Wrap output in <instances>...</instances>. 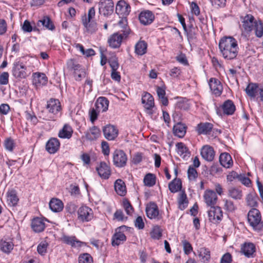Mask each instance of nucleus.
I'll use <instances>...</instances> for the list:
<instances>
[{"label": "nucleus", "instance_id": "nucleus-1", "mask_svg": "<svg viewBox=\"0 0 263 263\" xmlns=\"http://www.w3.org/2000/svg\"><path fill=\"white\" fill-rule=\"evenodd\" d=\"M218 45L220 53L225 59L231 60L237 57L238 47L237 41L233 37H222Z\"/></svg>", "mask_w": 263, "mask_h": 263}, {"label": "nucleus", "instance_id": "nucleus-2", "mask_svg": "<svg viewBox=\"0 0 263 263\" xmlns=\"http://www.w3.org/2000/svg\"><path fill=\"white\" fill-rule=\"evenodd\" d=\"M121 28H123L121 30L122 33L117 32L111 35L108 40V43L112 48H119L121 44L124 37H126L129 33V29L127 27V20L125 18H122L118 23Z\"/></svg>", "mask_w": 263, "mask_h": 263}, {"label": "nucleus", "instance_id": "nucleus-3", "mask_svg": "<svg viewBox=\"0 0 263 263\" xmlns=\"http://www.w3.org/2000/svg\"><path fill=\"white\" fill-rule=\"evenodd\" d=\"M248 220L254 229L260 231L263 228V223L261 221V215L256 209H252L248 214Z\"/></svg>", "mask_w": 263, "mask_h": 263}, {"label": "nucleus", "instance_id": "nucleus-4", "mask_svg": "<svg viewBox=\"0 0 263 263\" xmlns=\"http://www.w3.org/2000/svg\"><path fill=\"white\" fill-rule=\"evenodd\" d=\"M99 13L107 17L114 12V4L112 0H101L99 3Z\"/></svg>", "mask_w": 263, "mask_h": 263}, {"label": "nucleus", "instance_id": "nucleus-5", "mask_svg": "<svg viewBox=\"0 0 263 263\" xmlns=\"http://www.w3.org/2000/svg\"><path fill=\"white\" fill-rule=\"evenodd\" d=\"M241 24L240 25L242 32L249 33L253 29L255 24L254 17L251 14L241 17Z\"/></svg>", "mask_w": 263, "mask_h": 263}, {"label": "nucleus", "instance_id": "nucleus-6", "mask_svg": "<svg viewBox=\"0 0 263 263\" xmlns=\"http://www.w3.org/2000/svg\"><path fill=\"white\" fill-rule=\"evenodd\" d=\"M114 164L118 167L124 166L127 162V156L125 153L122 150L116 149L113 153Z\"/></svg>", "mask_w": 263, "mask_h": 263}, {"label": "nucleus", "instance_id": "nucleus-7", "mask_svg": "<svg viewBox=\"0 0 263 263\" xmlns=\"http://www.w3.org/2000/svg\"><path fill=\"white\" fill-rule=\"evenodd\" d=\"M208 216L210 221L213 223L219 222L223 217V213L219 206H213L208 211Z\"/></svg>", "mask_w": 263, "mask_h": 263}, {"label": "nucleus", "instance_id": "nucleus-8", "mask_svg": "<svg viewBox=\"0 0 263 263\" xmlns=\"http://www.w3.org/2000/svg\"><path fill=\"white\" fill-rule=\"evenodd\" d=\"M78 219L82 222H87L93 218V213L91 209L86 206L80 207L78 211Z\"/></svg>", "mask_w": 263, "mask_h": 263}, {"label": "nucleus", "instance_id": "nucleus-9", "mask_svg": "<svg viewBox=\"0 0 263 263\" xmlns=\"http://www.w3.org/2000/svg\"><path fill=\"white\" fill-rule=\"evenodd\" d=\"M96 171L99 176L103 179H107L111 174L110 167L105 162H101L96 167Z\"/></svg>", "mask_w": 263, "mask_h": 263}, {"label": "nucleus", "instance_id": "nucleus-10", "mask_svg": "<svg viewBox=\"0 0 263 263\" xmlns=\"http://www.w3.org/2000/svg\"><path fill=\"white\" fill-rule=\"evenodd\" d=\"M103 132L105 138L108 140H114L118 135V130L117 127L110 124L104 126Z\"/></svg>", "mask_w": 263, "mask_h": 263}, {"label": "nucleus", "instance_id": "nucleus-11", "mask_svg": "<svg viewBox=\"0 0 263 263\" xmlns=\"http://www.w3.org/2000/svg\"><path fill=\"white\" fill-rule=\"evenodd\" d=\"M204 200L208 206H215L217 201L216 193L212 190L205 191L203 195Z\"/></svg>", "mask_w": 263, "mask_h": 263}, {"label": "nucleus", "instance_id": "nucleus-12", "mask_svg": "<svg viewBox=\"0 0 263 263\" xmlns=\"http://www.w3.org/2000/svg\"><path fill=\"white\" fill-rule=\"evenodd\" d=\"M209 85L212 92L216 96H220L222 91V86L220 82L215 79L211 78L209 82Z\"/></svg>", "mask_w": 263, "mask_h": 263}, {"label": "nucleus", "instance_id": "nucleus-13", "mask_svg": "<svg viewBox=\"0 0 263 263\" xmlns=\"http://www.w3.org/2000/svg\"><path fill=\"white\" fill-rule=\"evenodd\" d=\"M130 11V6L124 1H120L118 2L116 7V13L118 15L126 16L129 14Z\"/></svg>", "mask_w": 263, "mask_h": 263}, {"label": "nucleus", "instance_id": "nucleus-14", "mask_svg": "<svg viewBox=\"0 0 263 263\" xmlns=\"http://www.w3.org/2000/svg\"><path fill=\"white\" fill-rule=\"evenodd\" d=\"M200 154L202 157L208 161H212L215 156L213 148L208 145H204L201 148Z\"/></svg>", "mask_w": 263, "mask_h": 263}, {"label": "nucleus", "instance_id": "nucleus-15", "mask_svg": "<svg viewBox=\"0 0 263 263\" xmlns=\"http://www.w3.org/2000/svg\"><path fill=\"white\" fill-rule=\"evenodd\" d=\"M142 103L144 107L148 110L149 114H152L151 110L154 107V99L153 97L149 93L145 92L142 97Z\"/></svg>", "mask_w": 263, "mask_h": 263}, {"label": "nucleus", "instance_id": "nucleus-16", "mask_svg": "<svg viewBox=\"0 0 263 263\" xmlns=\"http://www.w3.org/2000/svg\"><path fill=\"white\" fill-rule=\"evenodd\" d=\"M82 22L85 27V31L89 33H92L97 30L98 28L97 23L93 20L89 21H87L86 14L82 16Z\"/></svg>", "mask_w": 263, "mask_h": 263}, {"label": "nucleus", "instance_id": "nucleus-17", "mask_svg": "<svg viewBox=\"0 0 263 263\" xmlns=\"http://www.w3.org/2000/svg\"><path fill=\"white\" fill-rule=\"evenodd\" d=\"M154 18V15L149 10L141 12L139 16L140 23L144 25L151 24L153 22Z\"/></svg>", "mask_w": 263, "mask_h": 263}, {"label": "nucleus", "instance_id": "nucleus-18", "mask_svg": "<svg viewBox=\"0 0 263 263\" xmlns=\"http://www.w3.org/2000/svg\"><path fill=\"white\" fill-rule=\"evenodd\" d=\"M146 213L147 216L150 219H155L159 215L158 206L154 202H150L146 207Z\"/></svg>", "mask_w": 263, "mask_h": 263}, {"label": "nucleus", "instance_id": "nucleus-19", "mask_svg": "<svg viewBox=\"0 0 263 263\" xmlns=\"http://www.w3.org/2000/svg\"><path fill=\"white\" fill-rule=\"evenodd\" d=\"M46 108L49 112L56 115L61 110L60 102L57 99H50L47 102Z\"/></svg>", "mask_w": 263, "mask_h": 263}, {"label": "nucleus", "instance_id": "nucleus-20", "mask_svg": "<svg viewBox=\"0 0 263 263\" xmlns=\"http://www.w3.org/2000/svg\"><path fill=\"white\" fill-rule=\"evenodd\" d=\"M25 67L22 64L16 63L14 65L13 75L16 78H25L27 76Z\"/></svg>", "mask_w": 263, "mask_h": 263}, {"label": "nucleus", "instance_id": "nucleus-21", "mask_svg": "<svg viewBox=\"0 0 263 263\" xmlns=\"http://www.w3.org/2000/svg\"><path fill=\"white\" fill-rule=\"evenodd\" d=\"M47 81V77L44 73L36 72L33 75L32 82L36 87L46 85Z\"/></svg>", "mask_w": 263, "mask_h": 263}, {"label": "nucleus", "instance_id": "nucleus-22", "mask_svg": "<svg viewBox=\"0 0 263 263\" xmlns=\"http://www.w3.org/2000/svg\"><path fill=\"white\" fill-rule=\"evenodd\" d=\"M60 142L57 138H51L46 143V149L50 154L55 153L59 148Z\"/></svg>", "mask_w": 263, "mask_h": 263}, {"label": "nucleus", "instance_id": "nucleus-23", "mask_svg": "<svg viewBox=\"0 0 263 263\" xmlns=\"http://www.w3.org/2000/svg\"><path fill=\"white\" fill-rule=\"evenodd\" d=\"M109 101L105 97H99L96 101L95 106L98 112H105L108 107Z\"/></svg>", "mask_w": 263, "mask_h": 263}, {"label": "nucleus", "instance_id": "nucleus-24", "mask_svg": "<svg viewBox=\"0 0 263 263\" xmlns=\"http://www.w3.org/2000/svg\"><path fill=\"white\" fill-rule=\"evenodd\" d=\"M31 228L35 232L43 231L45 228L44 220L38 217L34 218L31 222Z\"/></svg>", "mask_w": 263, "mask_h": 263}, {"label": "nucleus", "instance_id": "nucleus-25", "mask_svg": "<svg viewBox=\"0 0 263 263\" xmlns=\"http://www.w3.org/2000/svg\"><path fill=\"white\" fill-rule=\"evenodd\" d=\"M213 128V124L209 122L200 123L196 127L198 133L200 135L209 134Z\"/></svg>", "mask_w": 263, "mask_h": 263}, {"label": "nucleus", "instance_id": "nucleus-26", "mask_svg": "<svg viewBox=\"0 0 263 263\" xmlns=\"http://www.w3.org/2000/svg\"><path fill=\"white\" fill-rule=\"evenodd\" d=\"M219 162L222 166L226 168H230L233 165L231 156L228 153H222L219 156Z\"/></svg>", "mask_w": 263, "mask_h": 263}, {"label": "nucleus", "instance_id": "nucleus-27", "mask_svg": "<svg viewBox=\"0 0 263 263\" xmlns=\"http://www.w3.org/2000/svg\"><path fill=\"white\" fill-rule=\"evenodd\" d=\"M49 204L50 209L54 212H59L61 211L64 207L62 201L57 198H52L50 200Z\"/></svg>", "mask_w": 263, "mask_h": 263}, {"label": "nucleus", "instance_id": "nucleus-28", "mask_svg": "<svg viewBox=\"0 0 263 263\" xmlns=\"http://www.w3.org/2000/svg\"><path fill=\"white\" fill-rule=\"evenodd\" d=\"M115 190L120 196H124L126 193V186L124 182L121 179H117L114 184Z\"/></svg>", "mask_w": 263, "mask_h": 263}, {"label": "nucleus", "instance_id": "nucleus-29", "mask_svg": "<svg viewBox=\"0 0 263 263\" xmlns=\"http://www.w3.org/2000/svg\"><path fill=\"white\" fill-rule=\"evenodd\" d=\"M198 256L200 260L203 263H208L211 258L210 250L205 248H201L198 251Z\"/></svg>", "mask_w": 263, "mask_h": 263}, {"label": "nucleus", "instance_id": "nucleus-30", "mask_svg": "<svg viewBox=\"0 0 263 263\" xmlns=\"http://www.w3.org/2000/svg\"><path fill=\"white\" fill-rule=\"evenodd\" d=\"M222 108L223 113L228 115H232L235 110V106L230 100L225 101L222 106Z\"/></svg>", "mask_w": 263, "mask_h": 263}, {"label": "nucleus", "instance_id": "nucleus-31", "mask_svg": "<svg viewBox=\"0 0 263 263\" xmlns=\"http://www.w3.org/2000/svg\"><path fill=\"white\" fill-rule=\"evenodd\" d=\"M126 239V237L123 233L120 231L118 232L116 230V233L112 237V245L114 246H119L122 242L125 241Z\"/></svg>", "mask_w": 263, "mask_h": 263}, {"label": "nucleus", "instance_id": "nucleus-32", "mask_svg": "<svg viewBox=\"0 0 263 263\" xmlns=\"http://www.w3.org/2000/svg\"><path fill=\"white\" fill-rule=\"evenodd\" d=\"M255 251V247L252 243H245L241 248V252L247 257H252Z\"/></svg>", "mask_w": 263, "mask_h": 263}, {"label": "nucleus", "instance_id": "nucleus-33", "mask_svg": "<svg viewBox=\"0 0 263 263\" xmlns=\"http://www.w3.org/2000/svg\"><path fill=\"white\" fill-rule=\"evenodd\" d=\"M101 134L100 130L97 126H93L86 133L85 137L87 139L93 140L97 139Z\"/></svg>", "mask_w": 263, "mask_h": 263}, {"label": "nucleus", "instance_id": "nucleus-34", "mask_svg": "<svg viewBox=\"0 0 263 263\" xmlns=\"http://www.w3.org/2000/svg\"><path fill=\"white\" fill-rule=\"evenodd\" d=\"M72 133L73 130L71 127L68 124H65L62 129L59 131V137L61 138L69 139L72 136Z\"/></svg>", "mask_w": 263, "mask_h": 263}, {"label": "nucleus", "instance_id": "nucleus-35", "mask_svg": "<svg viewBox=\"0 0 263 263\" xmlns=\"http://www.w3.org/2000/svg\"><path fill=\"white\" fill-rule=\"evenodd\" d=\"M186 126L181 123H178L173 127V132L175 136L182 138L186 133Z\"/></svg>", "mask_w": 263, "mask_h": 263}, {"label": "nucleus", "instance_id": "nucleus-36", "mask_svg": "<svg viewBox=\"0 0 263 263\" xmlns=\"http://www.w3.org/2000/svg\"><path fill=\"white\" fill-rule=\"evenodd\" d=\"M228 196L235 200H240L242 197V192L239 188L231 187L228 190Z\"/></svg>", "mask_w": 263, "mask_h": 263}, {"label": "nucleus", "instance_id": "nucleus-37", "mask_svg": "<svg viewBox=\"0 0 263 263\" xmlns=\"http://www.w3.org/2000/svg\"><path fill=\"white\" fill-rule=\"evenodd\" d=\"M37 26L42 25L46 29L50 30H53L54 29V26L53 24L52 23L50 18L47 16H44L42 20H39L37 22Z\"/></svg>", "mask_w": 263, "mask_h": 263}, {"label": "nucleus", "instance_id": "nucleus-38", "mask_svg": "<svg viewBox=\"0 0 263 263\" xmlns=\"http://www.w3.org/2000/svg\"><path fill=\"white\" fill-rule=\"evenodd\" d=\"M7 202L10 206H15L18 201V198L15 190H11L7 193Z\"/></svg>", "mask_w": 263, "mask_h": 263}, {"label": "nucleus", "instance_id": "nucleus-39", "mask_svg": "<svg viewBox=\"0 0 263 263\" xmlns=\"http://www.w3.org/2000/svg\"><path fill=\"white\" fill-rule=\"evenodd\" d=\"M258 86L256 83H251L248 84L245 91L248 96L251 98L255 97L258 91Z\"/></svg>", "mask_w": 263, "mask_h": 263}, {"label": "nucleus", "instance_id": "nucleus-40", "mask_svg": "<svg viewBox=\"0 0 263 263\" xmlns=\"http://www.w3.org/2000/svg\"><path fill=\"white\" fill-rule=\"evenodd\" d=\"M182 187L180 179L176 178L168 184V189L172 193H176L180 190Z\"/></svg>", "mask_w": 263, "mask_h": 263}, {"label": "nucleus", "instance_id": "nucleus-41", "mask_svg": "<svg viewBox=\"0 0 263 263\" xmlns=\"http://www.w3.org/2000/svg\"><path fill=\"white\" fill-rule=\"evenodd\" d=\"M13 246L11 241L2 239L0 241V250L5 253H9L13 249Z\"/></svg>", "mask_w": 263, "mask_h": 263}, {"label": "nucleus", "instance_id": "nucleus-42", "mask_svg": "<svg viewBox=\"0 0 263 263\" xmlns=\"http://www.w3.org/2000/svg\"><path fill=\"white\" fill-rule=\"evenodd\" d=\"M63 241L67 244L76 248L80 247L83 244V242L77 240L75 237L64 236Z\"/></svg>", "mask_w": 263, "mask_h": 263}, {"label": "nucleus", "instance_id": "nucleus-43", "mask_svg": "<svg viewBox=\"0 0 263 263\" xmlns=\"http://www.w3.org/2000/svg\"><path fill=\"white\" fill-rule=\"evenodd\" d=\"M147 44L144 41H140L135 46V52L140 55H142L146 52Z\"/></svg>", "mask_w": 263, "mask_h": 263}, {"label": "nucleus", "instance_id": "nucleus-44", "mask_svg": "<svg viewBox=\"0 0 263 263\" xmlns=\"http://www.w3.org/2000/svg\"><path fill=\"white\" fill-rule=\"evenodd\" d=\"M157 93L162 104L164 106H167L168 104V101L165 97V89L162 87H158L157 88Z\"/></svg>", "mask_w": 263, "mask_h": 263}, {"label": "nucleus", "instance_id": "nucleus-45", "mask_svg": "<svg viewBox=\"0 0 263 263\" xmlns=\"http://www.w3.org/2000/svg\"><path fill=\"white\" fill-rule=\"evenodd\" d=\"M179 208L183 210L187 205L188 201L187 200V196L184 191H182L179 195L178 199Z\"/></svg>", "mask_w": 263, "mask_h": 263}, {"label": "nucleus", "instance_id": "nucleus-46", "mask_svg": "<svg viewBox=\"0 0 263 263\" xmlns=\"http://www.w3.org/2000/svg\"><path fill=\"white\" fill-rule=\"evenodd\" d=\"M145 185L147 186H153L156 183V176L155 175L148 173L146 174L143 179Z\"/></svg>", "mask_w": 263, "mask_h": 263}, {"label": "nucleus", "instance_id": "nucleus-47", "mask_svg": "<svg viewBox=\"0 0 263 263\" xmlns=\"http://www.w3.org/2000/svg\"><path fill=\"white\" fill-rule=\"evenodd\" d=\"M253 29H254L255 34L257 37H261L263 35V23L260 20L255 21Z\"/></svg>", "mask_w": 263, "mask_h": 263}, {"label": "nucleus", "instance_id": "nucleus-48", "mask_svg": "<svg viewBox=\"0 0 263 263\" xmlns=\"http://www.w3.org/2000/svg\"><path fill=\"white\" fill-rule=\"evenodd\" d=\"M176 146L177 148V153L180 156H182L183 158L189 156L190 153L188 152L187 147L183 143H177Z\"/></svg>", "mask_w": 263, "mask_h": 263}, {"label": "nucleus", "instance_id": "nucleus-49", "mask_svg": "<svg viewBox=\"0 0 263 263\" xmlns=\"http://www.w3.org/2000/svg\"><path fill=\"white\" fill-rule=\"evenodd\" d=\"M91 256L88 253L81 255L79 257V263H92Z\"/></svg>", "mask_w": 263, "mask_h": 263}, {"label": "nucleus", "instance_id": "nucleus-50", "mask_svg": "<svg viewBox=\"0 0 263 263\" xmlns=\"http://www.w3.org/2000/svg\"><path fill=\"white\" fill-rule=\"evenodd\" d=\"M151 236L154 239H159L162 236V231L158 226H155L153 228L151 232Z\"/></svg>", "mask_w": 263, "mask_h": 263}, {"label": "nucleus", "instance_id": "nucleus-51", "mask_svg": "<svg viewBox=\"0 0 263 263\" xmlns=\"http://www.w3.org/2000/svg\"><path fill=\"white\" fill-rule=\"evenodd\" d=\"M181 243L183 246L184 253L186 255H189L193 251V247L191 244L185 239L181 241Z\"/></svg>", "mask_w": 263, "mask_h": 263}, {"label": "nucleus", "instance_id": "nucleus-52", "mask_svg": "<svg viewBox=\"0 0 263 263\" xmlns=\"http://www.w3.org/2000/svg\"><path fill=\"white\" fill-rule=\"evenodd\" d=\"M48 246V243L46 241H43L41 242L37 248L38 253L42 255H44L46 253Z\"/></svg>", "mask_w": 263, "mask_h": 263}, {"label": "nucleus", "instance_id": "nucleus-53", "mask_svg": "<svg viewBox=\"0 0 263 263\" xmlns=\"http://www.w3.org/2000/svg\"><path fill=\"white\" fill-rule=\"evenodd\" d=\"M224 208L226 210L229 212H233L235 211L236 207L233 201L227 199H224Z\"/></svg>", "mask_w": 263, "mask_h": 263}, {"label": "nucleus", "instance_id": "nucleus-54", "mask_svg": "<svg viewBox=\"0 0 263 263\" xmlns=\"http://www.w3.org/2000/svg\"><path fill=\"white\" fill-rule=\"evenodd\" d=\"M123 205L127 214L130 215L133 213L134 209L128 200L126 199L124 200L123 201Z\"/></svg>", "mask_w": 263, "mask_h": 263}, {"label": "nucleus", "instance_id": "nucleus-55", "mask_svg": "<svg viewBox=\"0 0 263 263\" xmlns=\"http://www.w3.org/2000/svg\"><path fill=\"white\" fill-rule=\"evenodd\" d=\"M248 204L251 206H256L257 204L256 198L252 194H248L246 198Z\"/></svg>", "mask_w": 263, "mask_h": 263}, {"label": "nucleus", "instance_id": "nucleus-56", "mask_svg": "<svg viewBox=\"0 0 263 263\" xmlns=\"http://www.w3.org/2000/svg\"><path fill=\"white\" fill-rule=\"evenodd\" d=\"M187 175L190 180H193L197 177V172L193 166H190L187 170Z\"/></svg>", "mask_w": 263, "mask_h": 263}, {"label": "nucleus", "instance_id": "nucleus-57", "mask_svg": "<svg viewBox=\"0 0 263 263\" xmlns=\"http://www.w3.org/2000/svg\"><path fill=\"white\" fill-rule=\"evenodd\" d=\"M109 64L111 68V70L116 71L119 68V65L117 59L116 57H112L109 60Z\"/></svg>", "mask_w": 263, "mask_h": 263}, {"label": "nucleus", "instance_id": "nucleus-58", "mask_svg": "<svg viewBox=\"0 0 263 263\" xmlns=\"http://www.w3.org/2000/svg\"><path fill=\"white\" fill-rule=\"evenodd\" d=\"M4 146L7 150L12 151L14 146L13 140L11 138L6 139L4 142Z\"/></svg>", "mask_w": 263, "mask_h": 263}, {"label": "nucleus", "instance_id": "nucleus-59", "mask_svg": "<svg viewBox=\"0 0 263 263\" xmlns=\"http://www.w3.org/2000/svg\"><path fill=\"white\" fill-rule=\"evenodd\" d=\"M74 77L77 81H80L82 78L86 76V72L84 69H80L79 71H76L74 73Z\"/></svg>", "mask_w": 263, "mask_h": 263}, {"label": "nucleus", "instance_id": "nucleus-60", "mask_svg": "<svg viewBox=\"0 0 263 263\" xmlns=\"http://www.w3.org/2000/svg\"><path fill=\"white\" fill-rule=\"evenodd\" d=\"M9 74L4 72L0 75V84L6 85L8 83Z\"/></svg>", "mask_w": 263, "mask_h": 263}, {"label": "nucleus", "instance_id": "nucleus-61", "mask_svg": "<svg viewBox=\"0 0 263 263\" xmlns=\"http://www.w3.org/2000/svg\"><path fill=\"white\" fill-rule=\"evenodd\" d=\"M135 227L139 229H143L144 227V223L141 216H138L135 221Z\"/></svg>", "mask_w": 263, "mask_h": 263}, {"label": "nucleus", "instance_id": "nucleus-62", "mask_svg": "<svg viewBox=\"0 0 263 263\" xmlns=\"http://www.w3.org/2000/svg\"><path fill=\"white\" fill-rule=\"evenodd\" d=\"M181 73V70L179 68L174 67L170 71V76L173 78H178Z\"/></svg>", "mask_w": 263, "mask_h": 263}, {"label": "nucleus", "instance_id": "nucleus-63", "mask_svg": "<svg viewBox=\"0 0 263 263\" xmlns=\"http://www.w3.org/2000/svg\"><path fill=\"white\" fill-rule=\"evenodd\" d=\"M22 29L24 31L27 32H30L33 30L30 22L27 20H25L24 21L22 26Z\"/></svg>", "mask_w": 263, "mask_h": 263}, {"label": "nucleus", "instance_id": "nucleus-64", "mask_svg": "<svg viewBox=\"0 0 263 263\" xmlns=\"http://www.w3.org/2000/svg\"><path fill=\"white\" fill-rule=\"evenodd\" d=\"M231 261V255L230 253H227L223 255L222 257L220 263H230Z\"/></svg>", "mask_w": 263, "mask_h": 263}]
</instances>
